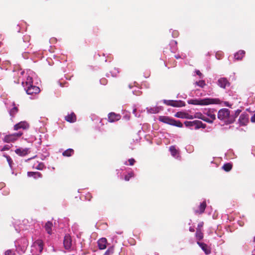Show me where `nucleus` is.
<instances>
[{"label":"nucleus","mask_w":255,"mask_h":255,"mask_svg":"<svg viewBox=\"0 0 255 255\" xmlns=\"http://www.w3.org/2000/svg\"><path fill=\"white\" fill-rule=\"evenodd\" d=\"M43 242L40 240L36 241L31 246V253L32 255H39L43 250Z\"/></svg>","instance_id":"39448f33"},{"label":"nucleus","mask_w":255,"mask_h":255,"mask_svg":"<svg viewBox=\"0 0 255 255\" xmlns=\"http://www.w3.org/2000/svg\"><path fill=\"white\" fill-rule=\"evenodd\" d=\"M196 74H197L198 75H199V76H200V78H201V77H202V73L200 72V71H199V70H196Z\"/></svg>","instance_id":"79ce46f5"},{"label":"nucleus","mask_w":255,"mask_h":255,"mask_svg":"<svg viewBox=\"0 0 255 255\" xmlns=\"http://www.w3.org/2000/svg\"><path fill=\"white\" fill-rule=\"evenodd\" d=\"M112 76L116 77L118 73H119V70L117 68H114L111 72H110Z\"/></svg>","instance_id":"7c9ffc66"},{"label":"nucleus","mask_w":255,"mask_h":255,"mask_svg":"<svg viewBox=\"0 0 255 255\" xmlns=\"http://www.w3.org/2000/svg\"><path fill=\"white\" fill-rule=\"evenodd\" d=\"M17 108L16 107H13L9 111V114L10 116H12L14 114H15L17 112Z\"/></svg>","instance_id":"473e14b6"},{"label":"nucleus","mask_w":255,"mask_h":255,"mask_svg":"<svg viewBox=\"0 0 255 255\" xmlns=\"http://www.w3.org/2000/svg\"><path fill=\"white\" fill-rule=\"evenodd\" d=\"M245 51L244 50H240L235 54L234 58L236 60H239L242 59L244 56Z\"/></svg>","instance_id":"5701e85b"},{"label":"nucleus","mask_w":255,"mask_h":255,"mask_svg":"<svg viewBox=\"0 0 255 255\" xmlns=\"http://www.w3.org/2000/svg\"><path fill=\"white\" fill-rule=\"evenodd\" d=\"M173 42H174L175 44H176V41H173Z\"/></svg>","instance_id":"6e6d98bb"},{"label":"nucleus","mask_w":255,"mask_h":255,"mask_svg":"<svg viewBox=\"0 0 255 255\" xmlns=\"http://www.w3.org/2000/svg\"><path fill=\"white\" fill-rule=\"evenodd\" d=\"M64 248L66 250L71 249L73 246V241L71 237L69 235H66L63 241Z\"/></svg>","instance_id":"0eeeda50"},{"label":"nucleus","mask_w":255,"mask_h":255,"mask_svg":"<svg viewBox=\"0 0 255 255\" xmlns=\"http://www.w3.org/2000/svg\"><path fill=\"white\" fill-rule=\"evenodd\" d=\"M197 244L206 255H209L210 254L211 250L208 247V246L206 244L203 243H200L199 242H197Z\"/></svg>","instance_id":"6ab92c4d"},{"label":"nucleus","mask_w":255,"mask_h":255,"mask_svg":"<svg viewBox=\"0 0 255 255\" xmlns=\"http://www.w3.org/2000/svg\"><path fill=\"white\" fill-rule=\"evenodd\" d=\"M196 237L197 239L199 240H201L203 239V234L200 229H197V232L196 233Z\"/></svg>","instance_id":"cd10ccee"},{"label":"nucleus","mask_w":255,"mask_h":255,"mask_svg":"<svg viewBox=\"0 0 255 255\" xmlns=\"http://www.w3.org/2000/svg\"><path fill=\"white\" fill-rule=\"evenodd\" d=\"M28 128L29 124L25 121H22L15 125L13 129L14 130H17L21 128L26 129Z\"/></svg>","instance_id":"6e6552de"},{"label":"nucleus","mask_w":255,"mask_h":255,"mask_svg":"<svg viewBox=\"0 0 255 255\" xmlns=\"http://www.w3.org/2000/svg\"><path fill=\"white\" fill-rule=\"evenodd\" d=\"M100 82L102 84H103V85H105L106 84V80L103 79H101L100 80Z\"/></svg>","instance_id":"c03bdc74"},{"label":"nucleus","mask_w":255,"mask_h":255,"mask_svg":"<svg viewBox=\"0 0 255 255\" xmlns=\"http://www.w3.org/2000/svg\"><path fill=\"white\" fill-rule=\"evenodd\" d=\"M240 112H241V111L239 110H237L235 112V115H233L235 117V119L240 114Z\"/></svg>","instance_id":"ea45409f"},{"label":"nucleus","mask_w":255,"mask_h":255,"mask_svg":"<svg viewBox=\"0 0 255 255\" xmlns=\"http://www.w3.org/2000/svg\"><path fill=\"white\" fill-rule=\"evenodd\" d=\"M129 162V165H133L135 162V160L133 158H130L128 160Z\"/></svg>","instance_id":"4c0bfd02"},{"label":"nucleus","mask_w":255,"mask_h":255,"mask_svg":"<svg viewBox=\"0 0 255 255\" xmlns=\"http://www.w3.org/2000/svg\"><path fill=\"white\" fill-rule=\"evenodd\" d=\"M251 121L252 123H255V114L252 117Z\"/></svg>","instance_id":"a19ab883"},{"label":"nucleus","mask_w":255,"mask_h":255,"mask_svg":"<svg viewBox=\"0 0 255 255\" xmlns=\"http://www.w3.org/2000/svg\"><path fill=\"white\" fill-rule=\"evenodd\" d=\"M163 102L167 105L175 107H181L182 106V102L181 101L178 102L176 101L164 100Z\"/></svg>","instance_id":"9b49d317"},{"label":"nucleus","mask_w":255,"mask_h":255,"mask_svg":"<svg viewBox=\"0 0 255 255\" xmlns=\"http://www.w3.org/2000/svg\"><path fill=\"white\" fill-rule=\"evenodd\" d=\"M209 121H211L209 123H211L215 119V116L214 115H211L210 118H208Z\"/></svg>","instance_id":"c9c22d12"},{"label":"nucleus","mask_w":255,"mask_h":255,"mask_svg":"<svg viewBox=\"0 0 255 255\" xmlns=\"http://www.w3.org/2000/svg\"><path fill=\"white\" fill-rule=\"evenodd\" d=\"M44 167H45V166L43 163L39 162L38 161L34 163L33 165V168H35V169H38V170H43Z\"/></svg>","instance_id":"393cba45"},{"label":"nucleus","mask_w":255,"mask_h":255,"mask_svg":"<svg viewBox=\"0 0 255 255\" xmlns=\"http://www.w3.org/2000/svg\"><path fill=\"white\" fill-rule=\"evenodd\" d=\"M239 122L241 126H245L249 122V117L247 114H242L239 118Z\"/></svg>","instance_id":"2eb2a0df"},{"label":"nucleus","mask_w":255,"mask_h":255,"mask_svg":"<svg viewBox=\"0 0 255 255\" xmlns=\"http://www.w3.org/2000/svg\"><path fill=\"white\" fill-rule=\"evenodd\" d=\"M232 166L230 163H227L223 165V169L226 171H229L232 169Z\"/></svg>","instance_id":"c85d7f7f"},{"label":"nucleus","mask_w":255,"mask_h":255,"mask_svg":"<svg viewBox=\"0 0 255 255\" xmlns=\"http://www.w3.org/2000/svg\"><path fill=\"white\" fill-rule=\"evenodd\" d=\"M159 121L179 128L183 127V124L179 121L175 120L174 119L166 116H160L159 118Z\"/></svg>","instance_id":"20e7f679"},{"label":"nucleus","mask_w":255,"mask_h":255,"mask_svg":"<svg viewBox=\"0 0 255 255\" xmlns=\"http://www.w3.org/2000/svg\"><path fill=\"white\" fill-rule=\"evenodd\" d=\"M6 159H7V161L9 164V165L10 166V167H11V164L12 162V159L8 156H6Z\"/></svg>","instance_id":"e433bc0d"},{"label":"nucleus","mask_w":255,"mask_h":255,"mask_svg":"<svg viewBox=\"0 0 255 255\" xmlns=\"http://www.w3.org/2000/svg\"><path fill=\"white\" fill-rule=\"evenodd\" d=\"M52 224L50 222H47L45 225V229L49 234H52Z\"/></svg>","instance_id":"a878e982"},{"label":"nucleus","mask_w":255,"mask_h":255,"mask_svg":"<svg viewBox=\"0 0 255 255\" xmlns=\"http://www.w3.org/2000/svg\"><path fill=\"white\" fill-rule=\"evenodd\" d=\"M147 112L149 114H156L158 113L160 111L162 110V108L160 107L155 106L152 108H147Z\"/></svg>","instance_id":"f3484780"},{"label":"nucleus","mask_w":255,"mask_h":255,"mask_svg":"<svg viewBox=\"0 0 255 255\" xmlns=\"http://www.w3.org/2000/svg\"><path fill=\"white\" fill-rule=\"evenodd\" d=\"M65 120L70 123H74L76 121V116L74 113H71L65 117Z\"/></svg>","instance_id":"4be33fe9"},{"label":"nucleus","mask_w":255,"mask_h":255,"mask_svg":"<svg viewBox=\"0 0 255 255\" xmlns=\"http://www.w3.org/2000/svg\"><path fill=\"white\" fill-rule=\"evenodd\" d=\"M120 119L121 116L119 114H116L114 113H111L108 116V120L111 123L119 121Z\"/></svg>","instance_id":"4468645a"},{"label":"nucleus","mask_w":255,"mask_h":255,"mask_svg":"<svg viewBox=\"0 0 255 255\" xmlns=\"http://www.w3.org/2000/svg\"><path fill=\"white\" fill-rule=\"evenodd\" d=\"M253 255H255V253H254V252H253Z\"/></svg>","instance_id":"864d4df0"},{"label":"nucleus","mask_w":255,"mask_h":255,"mask_svg":"<svg viewBox=\"0 0 255 255\" xmlns=\"http://www.w3.org/2000/svg\"><path fill=\"white\" fill-rule=\"evenodd\" d=\"M22 134V132L19 131L16 133L6 135L3 138V140L4 142L7 143L13 142L19 138Z\"/></svg>","instance_id":"423d86ee"},{"label":"nucleus","mask_w":255,"mask_h":255,"mask_svg":"<svg viewBox=\"0 0 255 255\" xmlns=\"http://www.w3.org/2000/svg\"><path fill=\"white\" fill-rule=\"evenodd\" d=\"M218 118L227 124L233 123L235 121V117L230 114L228 109L225 108L222 109L218 112Z\"/></svg>","instance_id":"f03ea898"},{"label":"nucleus","mask_w":255,"mask_h":255,"mask_svg":"<svg viewBox=\"0 0 255 255\" xmlns=\"http://www.w3.org/2000/svg\"><path fill=\"white\" fill-rule=\"evenodd\" d=\"M35 73L29 70L26 78L22 82V85L25 91L28 95L37 94L40 91L38 87L33 85V79L35 78Z\"/></svg>","instance_id":"f257e3e1"},{"label":"nucleus","mask_w":255,"mask_h":255,"mask_svg":"<svg viewBox=\"0 0 255 255\" xmlns=\"http://www.w3.org/2000/svg\"><path fill=\"white\" fill-rule=\"evenodd\" d=\"M133 94H134V95H139L140 92L138 91L136 92H135V91H133Z\"/></svg>","instance_id":"a18cd8bd"},{"label":"nucleus","mask_w":255,"mask_h":255,"mask_svg":"<svg viewBox=\"0 0 255 255\" xmlns=\"http://www.w3.org/2000/svg\"><path fill=\"white\" fill-rule=\"evenodd\" d=\"M99 248L100 250H104L107 247V240L106 238H101L98 242Z\"/></svg>","instance_id":"a211bd4d"},{"label":"nucleus","mask_w":255,"mask_h":255,"mask_svg":"<svg viewBox=\"0 0 255 255\" xmlns=\"http://www.w3.org/2000/svg\"><path fill=\"white\" fill-rule=\"evenodd\" d=\"M189 231H190V232H194V229H193V228H192V227H190V228H189Z\"/></svg>","instance_id":"de8ad7c7"},{"label":"nucleus","mask_w":255,"mask_h":255,"mask_svg":"<svg viewBox=\"0 0 255 255\" xmlns=\"http://www.w3.org/2000/svg\"><path fill=\"white\" fill-rule=\"evenodd\" d=\"M125 164H126V165H127V164H127V161H126V162H125Z\"/></svg>","instance_id":"3c124183"},{"label":"nucleus","mask_w":255,"mask_h":255,"mask_svg":"<svg viewBox=\"0 0 255 255\" xmlns=\"http://www.w3.org/2000/svg\"><path fill=\"white\" fill-rule=\"evenodd\" d=\"M194 128L196 129H199L200 128H205V126L203 124L202 122L198 120L194 121Z\"/></svg>","instance_id":"b1692460"},{"label":"nucleus","mask_w":255,"mask_h":255,"mask_svg":"<svg viewBox=\"0 0 255 255\" xmlns=\"http://www.w3.org/2000/svg\"><path fill=\"white\" fill-rule=\"evenodd\" d=\"M185 125L186 127H194V121H192V122L186 121L185 122Z\"/></svg>","instance_id":"72a5a7b5"},{"label":"nucleus","mask_w":255,"mask_h":255,"mask_svg":"<svg viewBox=\"0 0 255 255\" xmlns=\"http://www.w3.org/2000/svg\"><path fill=\"white\" fill-rule=\"evenodd\" d=\"M254 242H255V237H254Z\"/></svg>","instance_id":"603ef678"},{"label":"nucleus","mask_w":255,"mask_h":255,"mask_svg":"<svg viewBox=\"0 0 255 255\" xmlns=\"http://www.w3.org/2000/svg\"><path fill=\"white\" fill-rule=\"evenodd\" d=\"M133 176L134 173L133 171H131L125 176L124 179L126 181H128L131 177H132Z\"/></svg>","instance_id":"c756f323"},{"label":"nucleus","mask_w":255,"mask_h":255,"mask_svg":"<svg viewBox=\"0 0 255 255\" xmlns=\"http://www.w3.org/2000/svg\"><path fill=\"white\" fill-rule=\"evenodd\" d=\"M10 148V146L8 145H5L4 146L2 149H1V150H8Z\"/></svg>","instance_id":"58836bf2"},{"label":"nucleus","mask_w":255,"mask_h":255,"mask_svg":"<svg viewBox=\"0 0 255 255\" xmlns=\"http://www.w3.org/2000/svg\"><path fill=\"white\" fill-rule=\"evenodd\" d=\"M27 176L28 177H32L34 179H37L42 177L41 173L39 172H28Z\"/></svg>","instance_id":"aec40b11"},{"label":"nucleus","mask_w":255,"mask_h":255,"mask_svg":"<svg viewBox=\"0 0 255 255\" xmlns=\"http://www.w3.org/2000/svg\"><path fill=\"white\" fill-rule=\"evenodd\" d=\"M192 117H193V119L194 118H197L199 119H201L204 121H206L207 122H210L211 121H209L207 117L203 115L202 113L200 112H197L194 114V115H192Z\"/></svg>","instance_id":"dca6fc26"},{"label":"nucleus","mask_w":255,"mask_h":255,"mask_svg":"<svg viewBox=\"0 0 255 255\" xmlns=\"http://www.w3.org/2000/svg\"><path fill=\"white\" fill-rule=\"evenodd\" d=\"M192 149H190V150L189 151L190 152H192Z\"/></svg>","instance_id":"5fc2aeb1"},{"label":"nucleus","mask_w":255,"mask_h":255,"mask_svg":"<svg viewBox=\"0 0 255 255\" xmlns=\"http://www.w3.org/2000/svg\"><path fill=\"white\" fill-rule=\"evenodd\" d=\"M110 251L108 250L106 251V252L105 254V255H109L110 254Z\"/></svg>","instance_id":"49530a36"},{"label":"nucleus","mask_w":255,"mask_h":255,"mask_svg":"<svg viewBox=\"0 0 255 255\" xmlns=\"http://www.w3.org/2000/svg\"><path fill=\"white\" fill-rule=\"evenodd\" d=\"M189 103L195 105H208L212 104H220V101L218 99L206 98L204 99L192 100Z\"/></svg>","instance_id":"7ed1b4c3"},{"label":"nucleus","mask_w":255,"mask_h":255,"mask_svg":"<svg viewBox=\"0 0 255 255\" xmlns=\"http://www.w3.org/2000/svg\"><path fill=\"white\" fill-rule=\"evenodd\" d=\"M218 85L222 88H226L227 87H229L230 83L225 78H221L218 81Z\"/></svg>","instance_id":"f8f14e48"},{"label":"nucleus","mask_w":255,"mask_h":255,"mask_svg":"<svg viewBox=\"0 0 255 255\" xmlns=\"http://www.w3.org/2000/svg\"><path fill=\"white\" fill-rule=\"evenodd\" d=\"M135 112H136V109H134V110H133V113L134 114H135ZM135 116H136V115H135Z\"/></svg>","instance_id":"8fccbe9b"},{"label":"nucleus","mask_w":255,"mask_h":255,"mask_svg":"<svg viewBox=\"0 0 255 255\" xmlns=\"http://www.w3.org/2000/svg\"><path fill=\"white\" fill-rule=\"evenodd\" d=\"M74 153V150L71 148H69L64 151L62 154L64 156H70Z\"/></svg>","instance_id":"bb28decb"},{"label":"nucleus","mask_w":255,"mask_h":255,"mask_svg":"<svg viewBox=\"0 0 255 255\" xmlns=\"http://www.w3.org/2000/svg\"><path fill=\"white\" fill-rule=\"evenodd\" d=\"M206 207V204L205 202H203L200 204L198 207V209H196L195 210V213L202 214L204 212L205 208Z\"/></svg>","instance_id":"412c9836"},{"label":"nucleus","mask_w":255,"mask_h":255,"mask_svg":"<svg viewBox=\"0 0 255 255\" xmlns=\"http://www.w3.org/2000/svg\"><path fill=\"white\" fill-rule=\"evenodd\" d=\"M169 151L173 157L178 158L180 156L179 148H177L175 145L170 146Z\"/></svg>","instance_id":"9d476101"},{"label":"nucleus","mask_w":255,"mask_h":255,"mask_svg":"<svg viewBox=\"0 0 255 255\" xmlns=\"http://www.w3.org/2000/svg\"><path fill=\"white\" fill-rule=\"evenodd\" d=\"M174 116L176 118H181V119H193L192 115L189 114H188L186 112H177L175 114Z\"/></svg>","instance_id":"1a4fd4ad"},{"label":"nucleus","mask_w":255,"mask_h":255,"mask_svg":"<svg viewBox=\"0 0 255 255\" xmlns=\"http://www.w3.org/2000/svg\"><path fill=\"white\" fill-rule=\"evenodd\" d=\"M14 251L11 250H7L4 253V255H14Z\"/></svg>","instance_id":"f704fd0d"},{"label":"nucleus","mask_w":255,"mask_h":255,"mask_svg":"<svg viewBox=\"0 0 255 255\" xmlns=\"http://www.w3.org/2000/svg\"><path fill=\"white\" fill-rule=\"evenodd\" d=\"M195 84L201 88H203L206 85L205 82L204 80H200L198 82H196L195 83Z\"/></svg>","instance_id":"2f4dec72"},{"label":"nucleus","mask_w":255,"mask_h":255,"mask_svg":"<svg viewBox=\"0 0 255 255\" xmlns=\"http://www.w3.org/2000/svg\"><path fill=\"white\" fill-rule=\"evenodd\" d=\"M30 152L28 148H18L15 149V152L18 155L23 156Z\"/></svg>","instance_id":"ddd939ff"},{"label":"nucleus","mask_w":255,"mask_h":255,"mask_svg":"<svg viewBox=\"0 0 255 255\" xmlns=\"http://www.w3.org/2000/svg\"><path fill=\"white\" fill-rule=\"evenodd\" d=\"M203 222H201V223H199L198 224V229H200V228L203 227Z\"/></svg>","instance_id":"37998d69"},{"label":"nucleus","mask_w":255,"mask_h":255,"mask_svg":"<svg viewBox=\"0 0 255 255\" xmlns=\"http://www.w3.org/2000/svg\"><path fill=\"white\" fill-rule=\"evenodd\" d=\"M175 57L176 58V59H179L180 58V56L179 55H175Z\"/></svg>","instance_id":"09e8293b"}]
</instances>
